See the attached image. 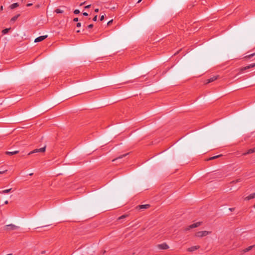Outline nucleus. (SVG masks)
Returning <instances> with one entry per match:
<instances>
[{"mask_svg": "<svg viewBox=\"0 0 255 255\" xmlns=\"http://www.w3.org/2000/svg\"><path fill=\"white\" fill-rule=\"evenodd\" d=\"M97 20V15H96L93 18V20L94 21H96Z\"/></svg>", "mask_w": 255, "mask_h": 255, "instance_id": "nucleus-25", "label": "nucleus"}, {"mask_svg": "<svg viewBox=\"0 0 255 255\" xmlns=\"http://www.w3.org/2000/svg\"><path fill=\"white\" fill-rule=\"evenodd\" d=\"M11 190H12V189L10 188V189H5V190H2L1 191H0V194H6V193H8L10 192H11Z\"/></svg>", "mask_w": 255, "mask_h": 255, "instance_id": "nucleus-14", "label": "nucleus"}, {"mask_svg": "<svg viewBox=\"0 0 255 255\" xmlns=\"http://www.w3.org/2000/svg\"><path fill=\"white\" fill-rule=\"evenodd\" d=\"M255 152V147L252 148H250L246 152L243 154V155H246L247 154H252Z\"/></svg>", "mask_w": 255, "mask_h": 255, "instance_id": "nucleus-9", "label": "nucleus"}, {"mask_svg": "<svg viewBox=\"0 0 255 255\" xmlns=\"http://www.w3.org/2000/svg\"><path fill=\"white\" fill-rule=\"evenodd\" d=\"M19 6V4L17 3V2H16V3H12L10 5V8L11 9H14L17 7H18Z\"/></svg>", "mask_w": 255, "mask_h": 255, "instance_id": "nucleus-15", "label": "nucleus"}, {"mask_svg": "<svg viewBox=\"0 0 255 255\" xmlns=\"http://www.w3.org/2000/svg\"><path fill=\"white\" fill-rule=\"evenodd\" d=\"M46 149V146L40 148H36L28 153V155L37 152H44Z\"/></svg>", "mask_w": 255, "mask_h": 255, "instance_id": "nucleus-2", "label": "nucleus"}, {"mask_svg": "<svg viewBox=\"0 0 255 255\" xmlns=\"http://www.w3.org/2000/svg\"><path fill=\"white\" fill-rule=\"evenodd\" d=\"M18 152L19 151L18 150H15V151H6V154L7 155H14V154L18 153Z\"/></svg>", "mask_w": 255, "mask_h": 255, "instance_id": "nucleus-13", "label": "nucleus"}, {"mask_svg": "<svg viewBox=\"0 0 255 255\" xmlns=\"http://www.w3.org/2000/svg\"><path fill=\"white\" fill-rule=\"evenodd\" d=\"M7 171V170H2V171H0V174H3L5 172H6Z\"/></svg>", "mask_w": 255, "mask_h": 255, "instance_id": "nucleus-29", "label": "nucleus"}, {"mask_svg": "<svg viewBox=\"0 0 255 255\" xmlns=\"http://www.w3.org/2000/svg\"><path fill=\"white\" fill-rule=\"evenodd\" d=\"M200 225H201V223L200 222H197L196 223H194V224L190 225L189 226H188V228L186 229V230H190L191 229H193V228H195L198 227Z\"/></svg>", "mask_w": 255, "mask_h": 255, "instance_id": "nucleus-5", "label": "nucleus"}, {"mask_svg": "<svg viewBox=\"0 0 255 255\" xmlns=\"http://www.w3.org/2000/svg\"><path fill=\"white\" fill-rule=\"evenodd\" d=\"M8 201H5L4 202V204H8Z\"/></svg>", "mask_w": 255, "mask_h": 255, "instance_id": "nucleus-37", "label": "nucleus"}, {"mask_svg": "<svg viewBox=\"0 0 255 255\" xmlns=\"http://www.w3.org/2000/svg\"><path fill=\"white\" fill-rule=\"evenodd\" d=\"M254 208H255V206H254Z\"/></svg>", "mask_w": 255, "mask_h": 255, "instance_id": "nucleus-44", "label": "nucleus"}, {"mask_svg": "<svg viewBox=\"0 0 255 255\" xmlns=\"http://www.w3.org/2000/svg\"><path fill=\"white\" fill-rule=\"evenodd\" d=\"M83 15H84V16H88V13H87V12H83Z\"/></svg>", "mask_w": 255, "mask_h": 255, "instance_id": "nucleus-32", "label": "nucleus"}, {"mask_svg": "<svg viewBox=\"0 0 255 255\" xmlns=\"http://www.w3.org/2000/svg\"><path fill=\"white\" fill-rule=\"evenodd\" d=\"M81 26V23H80V22H78V23H77V24H76V26H77V27H80Z\"/></svg>", "mask_w": 255, "mask_h": 255, "instance_id": "nucleus-28", "label": "nucleus"}, {"mask_svg": "<svg viewBox=\"0 0 255 255\" xmlns=\"http://www.w3.org/2000/svg\"><path fill=\"white\" fill-rule=\"evenodd\" d=\"M220 156H221V155L214 156H213V157H211L209 158V159L208 160H213V159H216V158H218Z\"/></svg>", "mask_w": 255, "mask_h": 255, "instance_id": "nucleus-22", "label": "nucleus"}, {"mask_svg": "<svg viewBox=\"0 0 255 255\" xmlns=\"http://www.w3.org/2000/svg\"><path fill=\"white\" fill-rule=\"evenodd\" d=\"M91 6V5H88L85 7V8H88Z\"/></svg>", "mask_w": 255, "mask_h": 255, "instance_id": "nucleus-33", "label": "nucleus"}, {"mask_svg": "<svg viewBox=\"0 0 255 255\" xmlns=\"http://www.w3.org/2000/svg\"><path fill=\"white\" fill-rule=\"evenodd\" d=\"M74 14H79L80 13V11L79 9H75L74 11Z\"/></svg>", "mask_w": 255, "mask_h": 255, "instance_id": "nucleus-23", "label": "nucleus"}, {"mask_svg": "<svg viewBox=\"0 0 255 255\" xmlns=\"http://www.w3.org/2000/svg\"><path fill=\"white\" fill-rule=\"evenodd\" d=\"M157 247L160 250H166L169 248L168 245L166 243L158 245Z\"/></svg>", "mask_w": 255, "mask_h": 255, "instance_id": "nucleus-3", "label": "nucleus"}, {"mask_svg": "<svg viewBox=\"0 0 255 255\" xmlns=\"http://www.w3.org/2000/svg\"><path fill=\"white\" fill-rule=\"evenodd\" d=\"M126 216H127L126 215H123V216L120 217L119 218V219L120 220V219H123V218H125Z\"/></svg>", "mask_w": 255, "mask_h": 255, "instance_id": "nucleus-27", "label": "nucleus"}, {"mask_svg": "<svg viewBox=\"0 0 255 255\" xmlns=\"http://www.w3.org/2000/svg\"><path fill=\"white\" fill-rule=\"evenodd\" d=\"M211 232L207 231H199L196 233V236L197 237H203L207 236L211 234Z\"/></svg>", "mask_w": 255, "mask_h": 255, "instance_id": "nucleus-1", "label": "nucleus"}, {"mask_svg": "<svg viewBox=\"0 0 255 255\" xmlns=\"http://www.w3.org/2000/svg\"><path fill=\"white\" fill-rule=\"evenodd\" d=\"M95 12H99V9L98 8H96L95 9Z\"/></svg>", "mask_w": 255, "mask_h": 255, "instance_id": "nucleus-35", "label": "nucleus"}, {"mask_svg": "<svg viewBox=\"0 0 255 255\" xmlns=\"http://www.w3.org/2000/svg\"><path fill=\"white\" fill-rule=\"evenodd\" d=\"M32 3H28V4H27L26 5H27V6H30L32 5Z\"/></svg>", "mask_w": 255, "mask_h": 255, "instance_id": "nucleus-36", "label": "nucleus"}, {"mask_svg": "<svg viewBox=\"0 0 255 255\" xmlns=\"http://www.w3.org/2000/svg\"><path fill=\"white\" fill-rule=\"evenodd\" d=\"M199 246H193V247H191L190 248H189L188 249H187V251L188 252H193L197 249H198L199 248Z\"/></svg>", "mask_w": 255, "mask_h": 255, "instance_id": "nucleus-10", "label": "nucleus"}, {"mask_svg": "<svg viewBox=\"0 0 255 255\" xmlns=\"http://www.w3.org/2000/svg\"><path fill=\"white\" fill-rule=\"evenodd\" d=\"M255 55V52L251 54H249L248 55H247L245 57V58L250 59L252 58L253 56Z\"/></svg>", "mask_w": 255, "mask_h": 255, "instance_id": "nucleus-17", "label": "nucleus"}, {"mask_svg": "<svg viewBox=\"0 0 255 255\" xmlns=\"http://www.w3.org/2000/svg\"><path fill=\"white\" fill-rule=\"evenodd\" d=\"M218 77H219V76H214L210 78V79H209L207 80V82L205 83V84H208L209 83L214 81L215 80H216V79H218Z\"/></svg>", "mask_w": 255, "mask_h": 255, "instance_id": "nucleus-8", "label": "nucleus"}, {"mask_svg": "<svg viewBox=\"0 0 255 255\" xmlns=\"http://www.w3.org/2000/svg\"><path fill=\"white\" fill-rule=\"evenodd\" d=\"M150 207L149 204L141 205H139L137 208L139 209H147Z\"/></svg>", "mask_w": 255, "mask_h": 255, "instance_id": "nucleus-11", "label": "nucleus"}, {"mask_svg": "<svg viewBox=\"0 0 255 255\" xmlns=\"http://www.w3.org/2000/svg\"><path fill=\"white\" fill-rule=\"evenodd\" d=\"M0 10H2L3 9V6H1V7L0 8Z\"/></svg>", "mask_w": 255, "mask_h": 255, "instance_id": "nucleus-38", "label": "nucleus"}, {"mask_svg": "<svg viewBox=\"0 0 255 255\" xmlns=\"http://www.w3.org/2000/svg\"><path fill=\"white\" fill-rule=\"evenodd\" d=\"M47 37V35H43V36H39L35 39L34 42H38L42 41V40H43L45 38H46Z\"/></svg>", "mask_w": 255, "mask_h": 255, "instance_id": "nucleus-6", "label": "nucleus"}, {"mask_svg": "<svg viewBox=\"0 0 255 255\" xmlns=\"http://www.w3.org/2000/svg\"><path fill=\"white\" fill-rule=\"evenodd\" d=\"M55 12L56 13H62L63 12V10L59 8H57L55 10Z\"/></svg>", "mask_w": 255, "mask_h": 255, "instance_id": "nucleus-21", "label": "nucleus"}, {"mask_svg": "<svg viewBox=\"0 0 255 255\" xmlns=\"http://www.w3.org/2000/svg\"><path fill=\"white\" fill-rule=\"evenodd\" d=\"M19 16V15L17 14V15L13 16L12 18H11L10 21H13V22L15 21L17 19V18Z\"/></svg>", "mask_w": 255, "mask_h": 255, "instance_id": "nucleus-20", "label": "nucleus"}, {"mask_svg": "<svg viewBox=\"0 0 255 255\" xmlns=\"http://www.w3.org/2000/svg\"><path fill=\"white\" fill-rule=\"evenodd\" d=\"M113 22V20H110L108 22V24H110L111 23H112Z\"/></svg>", "mask_w": 255, "mask_h": 255, "instance_id": "nucleus-34", "label": "nucleus"}, {"mask_svg": "<svg viewBox=\"0 0 255 255\" xmlns=\"http://www.w3.org/2000/svg\"><path fill=\"white\" fill-rule=\"evenodd\" d=\"M93 24H89L88 26V28H92L93 27Z\"/></svg>", "mask_w": 255, "mask_h": 255, "instance_id": "nucleus-26", "label": "nucleus"}, {"mask_svg": "<svg viewBox=\"0 0 255 255\" xmlns=\"http://www.w3.org/2000/svg\"><path fill=\"white\" fill-rule=\"evenodd\" d=\"M255 67V63H252V64H251L250 65H249L248 66H247L246 67H243L242 68L240 69V71L241 72H243V71H245V70H246L247 69H249L251 68H253Z\"/></svg>", "mask_w": 255, "mask_h": 255, "instance_id": "nucleus-4", "label": "nucleus"}, {"mask_svg": "<svg viewBox=\"0 0 255 255\" xmlns=\"http://www.w3.org/2000/svg\"><path fill=\"white\" fill-rule=\"evenodd\" d=\"M32 175H33L32 173L29 174V175H30V176Z\"/></svg>", "mask_w": 255, "mask_h": 255, "instance_id": "nucleus-40", "label": "nucleus"}, {"mask_svg": "<svg viewBox=\"0 0 255 255\" xmlns=\"http://www.w3.org/2000/svg\"><path fill=\"white\" fill-rule=\"evenodd\" d=\"M241 181V179H237L236 180H235V181H233L231 183H237V182H240Z\"/></svg>", "mask_w": 255, "mask_h": 255, "instance_id": "nucleus-24", "label": "nucleus"}, {"mask_svg": "<svg viewBox=\"0 0 255 255\" xmlns=\"http://www.w3.org/2000/svg\"><path fill=\"white\" fill-rule=\"evenodd\" d=\"M128 154V153L123 154L122 155L120 156L119 157H117V158H115V159H113V160H112V161L115 162V161H116V160H117L120 159H121V158H123L124 157H125V156H127Z\"/></svg>", "mask_w": 255, "mask_h": 255, "instance_id": "nucleus-16", "label": "nucleus"}, {"mask_svg": "<svg viewBox=\"0 0 255 255\" xmlns=\"http://www.w3.org/2000/svg\"><path fill=\"white\" fill-rule=\"evenodd\" d=\"M141 0H138V2H139Z\"/></svg>", "mask_w": 255, "mask_h": 255, "instance_id": "nucleus-43", "label": "nucleus"}, {"mask_svg": "<svg viewBox=\"0 0 255 255\" xmlns=\"http://www.w3.org/2000/svg\"><path fill=\"white\" fill-rule=\"evenodd\" d=\"M255 198V193L251 194L248 196L246 197L245 199L247 200H250L252 199Z\"/></svg>", "mask_w": 255, "mask_h": 255, "instance_id": "nucleus-12", "label": "nucleus"}, {"mask_svg": "<svg viewBox=\"0 0 255 255\" xmlns=\"http://www.w3.org/2000/svg\"><path fill=\"white\" fill-rule=\"evenodd\" d=\"M104 19V15H102V16H101L100 17V20L101 21H102Z\"/></svg>", "mask_w": 255, "mask_h": 255, "instance_id": "nucleus-30", "label": "nucleus"}, {"mask_svg": "<svg viewBox=\"0 0 255 255\" xmlns=\"http://www.w3.org/2000/svg\"><path fill=\"white\" fill-rule=\"evenodd\" d=\"M10 29V28H5V29H3L2 31V34H6V33H7L8 32V31H9Z\"/></svg>", "mask_w": 255, "mask_h": 255, "instance_id": "nucleus-18", "label": "nucleus"}, {"mask_svg": "<svg viewBox=\"0 0 255 255\" xmlns=\"http://www.w3.org/2000/svg\"><path fill=\"white\" fill-rule=\"evenodd\" d=\"M85 3V2H84L83 3H82L81 5H82L83 4Z\"/></svg>", "mask_w": 255, "mask_h": 255, "instance_id": "nucleus-41", "label": "nucleus"}, {"mask_svg": "<svg viewBox=\"0 0 255 255\" xmlns=\"http://www.w3.org/2000/svg\"><path fill=\"white\" fill-rule=\"evenodd\" d=\"M73 21H75V22L78 21V18H77V17L74 18V19H73Z\"/></svg>", "mask_w": 255, "mask_h": 255, "instance_id": "nucleus-31", "label": "nucleus"}, {"mask_svg": "<svg viewBox=\"0 0 255 255\" xmlns=\"http://www.w3.org/2000/svg\"><path fill=\"white\" fill-rule=\"evenodd\" d=\"M6 227L7 229L11 230H17L19 227L13 225V224H9L6 226Z\"/></svg>", "mask_w": 255, "mask_h": 255, "instance_id": "nucleus-7", "label": "nucleus"}, {"mask_svg": "<svg viewBox=\"0 0 255 255\" xmlns=\"http://www.w3.org/2000/svg\"><path fill=\"white\" fill-rule=\"evenodd\" d=\"M77 32H78H78H80V30H77Z\"/></svg>", "mask_w": 255, "mask_h": 255, "instance_id": "nucleus-42", "label": "nucleus"}, {"mask_svg": "<svg viewBox=\"0 0 255 255\" xmlns=\"http://www.w3.org/2000/svg\"><path fill=\"white\" fill-rule=\"evenodd\" d=\"M229 209H230L231 211H232V210H234V209H233V208H230Z\"/></svg>", "mask_w": 255, "mask_h": 255, "instance_id": "nucleus-39", "label": "nucleus"}, {"mask_svg": "<svg viewBox=\"0 0 255 255\" xmlns=\"http://www.w3.org/2000/svg\"><path fill=\"white\" fill-rule=\"evenodd\" d=\"M254 246H251L247 248H246L244 250V252H249V251L251 250L252 249V248H253Z\"/></svg>", "mask_w": 255, "mask_h": 255, "instance_id": "nucleus-19", "label": "nucleus"}]
</instances>
